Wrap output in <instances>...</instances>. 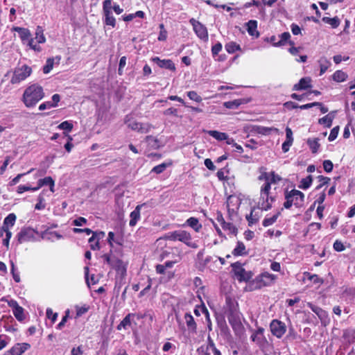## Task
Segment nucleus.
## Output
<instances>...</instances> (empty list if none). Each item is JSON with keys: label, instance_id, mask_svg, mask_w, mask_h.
I'll return each instance as SVG.
<instances>
[{"label": "nucleus", "instance_id": "9", "mask_svg": "<svg viewBox=\"0 0 355 355\" xmlns=\"http://www.w3.org/2000/svg\"><path fill=\"white\" fill-rule=\"evenodd\" d=\"M103 24L105 26L114 28L116 26V19L112 11V0H104L103 2Z\"/></svg>", "mask_w": 355, "mask_h": 355}, {"label": "nucleus", "instance_id": "18", "mask_svg": "<svg viewBox=\"0 0 355 355\" xmlns=\"http://www.w3.org/2000/svg\"><path fill=\"white\" fill-rule=\"evenodd\" d=\"M307 306L318 315L322 322H325L328 319V314L327 311L323 310L322 308L313 304L311 302H307Z\"/></svg>", "mask_w": 355, "mask_h": 355}, {"label": "nucleus", "instance_id": "13", "mask_svg": "<svg viewBox=\"0 0 355 355\" xmlns=\"http://www.w3.org/2000/svg\"><path fill=\"white\" fill-rule=\"evenodd\" d=\"M270 329L271 334L277 338H281L286 331L285 323L277 319H274L270 322Z\"/></svg>", "mask_w": 355, "mask_h": 355}, {"label": "nucleus", "instance_id": "62", "mask_svg": "<svg viewBox=\"0 0 355 355\" xmlns=\"http://www.w3.org/2000/svg\"><path fill=\"white\" fill-rule=\"evenodd\" d=\"M333 248L334 250H336V252H342L345 249L344 244L340 241L338 240H336L334 243Z\"/></svg>", "mask_w": 355, "mask_h": 355}, {"label": "nucleus", "instance_id": "1", "mask_svg": "<svg viewBox=\"0 0 355 355\" xmlns=\"http://www.w3.org/2000/svg\"><path fill=\"white\" fill-rule=\"evenodd\" d=\"M44 95L43 87L34 83L25 89L22 95V101L26 107H33L44 97Z\"/></svg>", "mask_w": 355, "mask_h": 355}, {"label": "nucleus", "instance_id": "31", "mask_svg": "<svg viewBox=\"0 0 355 355\" xmlns=\"http://www.w3.org/2000/svg\"><path fill=\"white\" fill-rule=\"evenodd\" d=\"M172 164V160H169L168 162L162 163L161 164L154 166L151 170V173L160 174L163 173L167 167L171 166Z\"/></svg>", "mask_w": 355, "mask_h": 355}, {"label": "nucleus", "instance_id": "53", "mask_svg": "<svg viewBox=\"0 0 355 355\" xmlns=\"http://www.w3.org/2000/svg\"><path fill=\"white\" fill-rule=\"evenodd\" d=\"M187 95L191 100L197 103H200L202 101V97L196 91L187 92Z\"/></svg>", "mask_w": 355, "mask_h": 355}, {"label": "nucleus", "instance_id": "34", "mask_svg": "<svg viewBox=\"0 0 355 355\" xmlns=\"http://www.w3.org/2000/svg\"><path fill=\"white\" fill-rule=\"evenodd\" d=\"M318 62L320 64V75L321 76L331 66V62L324 57L321 58Z\"/></svg>", "mask_w": 355, "mask_h": 355}, {"label": "nucleus", "instance_id": "47", "mask_svg": "<svg viewBox=\"0 0 355 355\" xmlns=\"http://www.w3.org/2000/svg\"><path fill=\"white\" fill-rule=\"evenodd\" d=\"M73 128V123L68 121H64L62 122L58 126V128L64 130V132L67 133H69V132H71Z\"/></svg>", "mask_w": 355, "mask_h": 355}, {"label": "nucleus", "instance_id": "14", "mask_svg": "<svg viewBox=\"0 0 355 355\" xmlns=\"http://www.w3.org/2000/svg\"><path fill=\"white\" fill-rule=\"evenodd\" d=\"M8 305L12 309V313L18 321H23L25 319L24 309L19 305L17 302L10 300L8 302Z\"/></svg>", "mask_w": 355, "mask_h": 355}, {"label": "nucleus", "instance_id": "4", "mask_svg": "<svg viewBox=\"0 0 355 355\" xmlns=\"http://www.w3.org/2000/svg\"><path fill=\"white\" fill-rule=\"evenodd\" d=\"M102 258L104 259V261L112 269L115 270L118 274L122 276L126 274L127 265L121 259L113 255L112 250H110V253L104 254Z\"/></svg>", "mask_w": 355, "mask_h": 355}, {"label": "nucleus", "instance_id": "56", "mask_svg": "<svg viewBox=\"0 0 355 355\" xmlns=\"http://www.w3.org/2000/svg\"><path fill=\"white\" fill-rule=\"evenodd\" d=\"M28 191H37V188H36V187H31L30 186L21 185H21L17 187V192L19 194H21L24 192Z\"/></svg>", "mask_w": 355, "mask_h": 355}, {"label": "nucleus", "instance_id": "22", "mask_svg": "<svg viewBox=\"0 0 355 355\" xmlns=\"http://www.w3.org/2000/svg\"><path fill=\"white\" fill-rule=\"evenodd\" d=\"M144 140L147 143L148 148L150 150H156L160 147L159 140L155 137L148 135L145 137Z\"/></svg>", "mask_w": 355, "mask_h": 355}, {"label": "nucleus", "instance_id": "29", "mask_svg": "<svg viewBox=\"0 0 355 355\" xmlns=\"http://www.w3.org/2000/svg\"><path fill=\"white\" fill-rule=\"evenodd\" d=\"M322 21L325 24L330 25L333 28H338L340 24V20L337 16L333 18L329 17H323L322 18Z\"/></svg>", "mask_w": 355, "mask_h": 355}, {"label": "nucleus", "instance_id": "36", "mask_svg": "<svg viewBox=\"0 0 355 355\" xmlns=\"http://www.w3.org/2000/svg\"><path fill=\"white\" fill-rule=\"evenodd\" d=\"M210 340H212L210 337H208V343L207 345H202L198 348L197 352L199 355H210V350L211 347L210 345Z\"/></svg>", "mask_w": 355, "mask_h": 355}, {"label": "nucleus", "instance_id": "48", "mask_svg": "<svg viewBox=\"0 0 355 355\" xmlns=\"http://www.w3.org/2000/svg\"><path fill=\"white\" fill-rule=\"evenodd\" d=\"M153 128H154V126L151 123H140V124L139 125V129L137 130V132H139L140 133H148Z\"/></svg>", "mask_w": 355, "mask_h": 355}, {"label": "nucleus", "instance_id": "23", "mask_svg": "<svg viewBox=\"0 0 355 355\" xmlns=\"http://www.w3.org/2000/svg\"><path fill=\"white\" fill-rule=\"evenodd\" d=\"M134 315L133 313H130L127 314L125 318L121 320V322L117 325L116 329L118 331H121V329H126L128 327L131 326V320Z\"/></svg>", "mask_w": 355, "mask_h": 355}, {"label": "nucleus", "instance_id": "5", "mask_svg": "<svg viewBox=\"0 0 355 355\" xmlns=\"http://www.w3.org/2000/svg\"><path fill=\"white\" fill-rule=\"evenodd\" d=\"M270 187L269 183H264L260 189V198L258 207L261 210L268 211L272 207L275 198L270 196Z\"/></svg>", "mask_w": 355, "mask_h": 355}, {"label": "nucleus", "instance_id": "63", "mask_svg": "<svg viewBox=\"0 0 355 355\" xmlns=\"http://www.w3.org/2000/svg\"><path fill=\"white\" fill-rule=\"evenodd\" d=\"M223 46L220 42H217L216 44H214L211 47V53L212 55L214 57L217 55L219 52L222 50Z\"/></svg>", "mask_w": 355, "mask_h": 355}, {"label": "nucleus", "instance_id": "43", "mask_svg": "<svg viewBox=\"0 0 355 355\" xmlns=\"http://www.w3.org/2000/svg\"><path fill=\"white\" fill-rule=\"evenodd\" d=\"M225 50L229 53H234L237 51H241V46L235 42H230L225 45Z\"/></svg>", "mask_w": 355, "mask_h": 355}, {"label": "nucleus", "instance_id": "20", "mask_svg": "<svg viewBox=\"0 0 355 355\" xmlns=\"http://www.w3.org/2000/svg\"><path fill=\"white\" fill-rule=\"evenodd\" d=\"M184 320L189 331L192 334H197V324L191 314L186 313L184 314Z\"/></svg>", "mask_w": 355, "mask_h": 355}, {"label": "nucleus", "instance_id": "59", "mask_svg": "<svg viewBox=\"0 0 355 355\" xmlns=\"http://www.w3.org/2000/svg\"><path fill=\"white\" fill-rule=\"evenodd\" d=\"M339 132V126H336L331 130L330 134L328 137L329 141H332L336 139Z\"/></svg>", "mask_w": 355, "mask_h": 355}, {"label": "nucleus", "instance_id": "64", "mask_svg": "<svg viewBox=\"0 0 355 355\" xmlns=\"http://www.w3.org/2000/svg\"><path fill=\"white\" fill-rule=\"evenodd\" d=\"M87 222V220L85 218L80 216L73 220L72 223L73 225L79 227L86 224Z\"/></svg>", "mask_w": 355, "mask_h": 355}, {"label": "nucleus", "instance_id": "2", "mask_svg": "<svg viewBox=\"0 0 355 355\" xmlns=\"http://www.w3.org/2000/svg\"><path fill=\"white\" fill-rule=\"evenodd\" d=\"M285 201L283 204V207L289 209L294 206L295 208L300 209L304 205V194L295 189L291 191L286 189L284 191Z\"/></svg>", "mask_w": 355, "mask_h": 355}, {"label": "nucleus", "instance_id": "54", "mask_svg": "<svg viewBox=\"0 0 355 355\" xmlns=\"http://www.w3.org/2000/svg\"><path fill=\"white\" fill-rule=\"evenodd\" d=\"M270 180L268 183H269V186L270 188L272 184H277V182L282 180V178L278 174H276L275 171H271L270 173Z\"/></svg>", "mask_w": 355, "mask_h": 355}, {"label": "nucleus", "instance_id": "60", "mask_svg": "<svg viewBox=\"0 0 355 355\" xmlns=\"http://www.w3.org/2000/svg\"><path fill=\"white\" fill-rule=\"evenodd\" d=\"M164 115L165 116H178V109L175 107H169L166 110H165L163 112Z\"/></svg>", "mask_w": 355, "mask_h": 355}, {"label": "nucleus", "instance_id": "44", "mask_svg": "<svg viewBox=\"0 0 355 355\" xmlns=\"http://www.w3.org/2000/svg\"><path fill=\"white\" fill-rule=\"evenodd\" d=\"M313 182V178L311 175L306 176L304 178H302L300 181V184L299 185V188L302 189H309Z\"/></svg>", "mask_w": 355, "mask_h": 355}, {"label": "nucleus", "instance_id": "3", "mask_svg": "<svg viewBox=\"0 0 355 355\" xmlns=\"http://www.w3.org/2000/svg\"><path fill=\"white\" fill-rule=\"evenodd\" d=\"M165 239L171 241H180L193 249L198 247V244L193 241L191 234L185 230H179L169 232L166 234Z\"/></svg>", "mask_w": 355, "mask_h": 355}, {"label": "nucleus", "instance_id": "28", "mask_svg": "<svg viewBox=\"0 0 355 355\" xmlns=\"http://www.w3.org/2000/svg\"><path fill=\"white\" fill-rule=\"evenodd\" d=\"M17 216L14 213L9 214L5 218L3 223L2 228L9 229L14 226Z\"/></svg>", "mask_w": 355, "mask_h": 355}, {"label": "nucleus", "instance_id": "32", "mask_svg": "<svg viewBox=\"0 0 355 355\" xmlns=\"http://www.w3.org/2000/svg\"><path fill=\"white\" fill-rule=\"evenodd\" d=\"M255 131L258 134H260V135H268L272 131L277 132L278 129L275 128H273V127L268 128V127H264V126L259 125V126H257L255 128Z\"/></svg>", "mask_w": 355, "mask_h": 355}, {"label": "nucleus", "instance_id": "7", "mask_svg": "<svg viewBox=\"0 0 355 355\" xmlns=\"http://www.w3.org/2000/svg\"><path fill=\"white\" fill-rule=\"evenodd\" d=\"M31 73L32 68L27 64H23L21 67H17L14 70L10 83L13 85L18 84L30 76Z\"/></svg>", "mask_w": 355, "mask_h": 355}, {"label": "nucleus", "instance_id": "21", "mask_svg": "<svg viewBox=\"0 0 355 355\" xmlns=\"http://www.w3.org/2000/svg\"><path fill=\"white\" fill-rule=\"evenodd\" d=\"M144 205L145 204L138 205L135 207V209L130 213V220L129 222L130 226L134 227L137 224V221L140 218L141 209Z\"/></svg>", "mask_w": 355, "mask_h": 355}, {"label": "nucleus", "instance_id": "58", "mask_svg": "<svg viewBox=\"0 0 355 355\" xmlns=\"http://www.w3.org/2000/svg\"><path fill=\"white\" fill-rule=\"evenodd\" d=\"M159 27L160 31L157 39L159 41H165L167 38V31L165 29L164 25L163 24H160Z\"/></svg>", "mask_w": 355, "mask_h": 355}, {"label": "nucleus", "instance_id": "33", "mask_svg": "<svg viewBox=\"0 0 355 355\" xmlns=\"http://www.w3.org/2000/svg\"><path fill=\"white\" fill-rule=\"evenodd\" d=\"M347 77V74L342 70L336 71L332 76L333 80L338 83L345 81Z\"/></svg>", "mask_w": 355, "mask_h": 355}, {"label": "nucleus", "instance_id": "8", "mask_svg": "<svg viewBox=\"0 0 355 355\" xmlns=\"http://www.w3.org/2000/svg\"><path fill=\"white\" fill-rule=\"evenodd\" d=\"M275 276L268 272H264L257 276L249 284L250 290L260 289L268 286L275 279Z\"/></svg>", "mask_w": 355, "mask_h": 355}, {"label": "nucleus", "instance_id": "35", "mask_svg": "<svg viewBox=\"0 0 355 355\" xmlns=\"http://www.w3.org/2000/svg\"><path fill=\"white\" fill-rule=\"evenodd\" d=\"M279 40L277 43L275 44V46H282L286 44V42L288 43V41L291 38V35L288 32H284L279 35Z\"/></svg>", "mask_w": 355, "mask_h": 355}, {"label": "nucleus", "instance_id": "51", "mask_svg": "<svg viewBox=\"0 0 355 355\" xmlns=\"http://www.w3.org/2000/svg\"><path fill=\"white\" fill-rule=\"evenodd\" d=\"M54 64L53 58H48L46 61L45 65L43 67V73H49L53 69Z\"/></svg>", "mask_w": 355, "mask_h": 355}, {"label": "nucleus", "instance_id": "37", "mask_svg": "<svg viewBox=\"0 0 355 355\" xmlns=\"http://www.w3.org/2000/svg\"><path fill=\"white\" fill-rule=\"evenodd\" d=\"M207 134L218 141L227 139V135L225 132H221L217 130H209L207 131Z\"/></svg>", "mask_w": 355, "mask_h": 355}, {"label": "nucleus", "instance_id": "12", "mask_svg": "<svg viewBox=\"0 0 355 355\" xmlns=\"http://www.w3.org/2000/svg\"><path fill=\"white\" fill-rule=\"evenodd\" d=\"M37 232L29 227H23L17 234V241L19 243L33 241L35 240Z\"/></svg>", "mask_w": 355, "mask_h": 355}, {"label": "nucleus", "instance_id": "25", "mask_svg": "<svg viewBox=\"0 0 355 355\" xmlns=\"http://www.w3.org/2000/svg\"><path fill=\"white\" fill-rule=\"evenodd\" d=\"M248 254L246 250L245 245L241 241H238L236 248L232 251V254L235 257L247 255Z\"/></svg>", "mask_w": 355, "mask_h": 355}, {"label": "nucleus", "instance_id": "27", "mask_svg": "<svg viewBox=\"0 0 355 355\" xmlns=\"http://www.w3.org/2000/svg\"><path fill=\"white\" fill-rule=\"evenodd\" d=\"M306 143L313 154L318 153L320 147L318 138H309Z\"/></svg>", "mask_w": 355, "mask_h": 355}, {"label": "nucleus", "instance_id": "45", "mask_svg": "<svg viewBox=\"0 0 355 355\" xmlns=\"http://www.w3.org/2000/svg\"><path fill=\"white\" fill-rule=\"evenodd\" d=\"M334 116H331V114H328L322 118L320 119L318 123L322 125H324L327 128H330L332 125Z\"/></svg>", "mask_w": 355, "mask_h": 355}, {"label": "nucleus", "instance_id": "55", "mask_svg": "<svg viewBox=\"0 0 355 355\" xmlns=\"http://www.w3.org/2000/svg\"><path fill=\"white\" fill-rule=\"evenodd\" d=\"M63 135L64 137H67V142L64 145V148L68 153H70L73 147V144L71 142L73 139L71 135L65 132H63Z\"/></svg>", "mask_w": 355, "mask_h": 355}, {"label": "nucleus", "instance_id": "39", "mask_svg": "<svg viewBox=\"0 0 355 355\" xmlns=\"http://www.w3.org/2000/svg\"><path fill=\"white\" fill-rule=\"evenodd\" d=\"M124 123L127 124L128 127L132 130H136L139 129V122L132 120V118L129 115H126L124 119Z\"/></svg>", "mask_w": 355, "mask_h": 355}, {"label": "nucleus", "instance_id": "16", "mask_svg": "<svg viewBox=\"0 0 355 355\" xmlns=\"http://www.w3.org/2000/svg\"><path fill=\"white\" fill-rule=\"evenodd\" d=\"M30 347L31 345L28 343H17L10 350L6 352L3 355H21Z\"/></svg>", "mask_w": 355, "mask_h": 355}, {"label": "nucleus", "instance_id": "38", "mask_svg": "<svg viewBox=\"0 0 355 355\" xmlns=\"http://www.w3.org/2000/svg\"><path fill=\"white\" fill-rule=\"evenodd\" d=\"M145 13L141 10H138L135 13H131L128 15H124L122 16V19L125 21H130L135 17L144 18Z\"/></svg>", "mask_w": 355, "mask_h": 355}, {"label": "nucleus", "instance_id": "57", "mask_svg": "<svg viewBox=\"0 0 355 355\" xmlns=\"http://www.w3.org/2000/svg\"><path fill=\"white\" fill-rule=\"evenodd\" d=\"M34 171V168H31L27 173H19L18 174L16 177H15L13 179H12L10 182H9V185L10 186H14L15 184H17L19 181L20 180V179L24 176L26 174H28L30 173H31L32 171Z\"/></svg>", "mask_w": 355, "mask_h": 355}, {"label": "nucleus", "instance_id": "19", "mask_svg": "<svg viewBox=\"0 0 355 355\" xmlns=\"http://www.w3.org/2000/svg\"><path fill=\"white\" fill-rule=\"evenodd\" d=\"M44 186H49L50 191L52 193L55 192V181L51 176H47L43 179H40L37 181V185L36 188H37V190H39L41 187Z\"/></svg>", "mask_w": 355, "mask_h": 355}, {"label": "nucleus", "instance_id": "10", "mask_svg": "<svg viewBox=\"0 0 355 355\" xmlns=\"http://www.w3.org/2000/svg\"><path fill=\"white\" fill-rule=\"evenodd\" d=\"M231 267L239 282H248L252 278V273L246 272L240 262L236 261L232 263Z\"/></svg>", "mask_w": 355, "mask_h": 355}, {"label": "nucleus", "instance_id": "6", "mask_svg": "<svg viewBox=\"0 0 355 355\" xmlns=\"http://www.w3.org/2000/svg\"><path fill=\"white\" fill-rule=\"evenodd\" d=\"M12 30L19 33V37L23 44H26L31 49L40 52L42 48L34 43V39L31 37V31L26 28L15 26Z\"/></svg>", "mask_w": 355, "mask_h": 355}, {"label": "nucleus", "instance_id": "52", "mask_svg": "<svg viewBox=\"0 0 355 355\" xmlns=\"http://www.w3.org/2000/svg\"><path fill=\"white\" fill-rule=\"evenodd\" d=\"M92 236L89 239V243H92L95 241V239L100 241L101 239H103L105 236V232H93L92 231Z\"/></svg>", "mask_w": 355, "mask_h": 355}, {"label": "nucleus", "instance_id": "26", "mask_svg": "<svg viewBox=\"0 0 355 355\" xmlns=\"http://www.w3.org/2000/svg\"><path fill=\"white\" fill-rule=\"evenodd\" d=\"M186 224L194 230L196 232H199L202 229V224L199 220L196 217H190L186 221Z\"/></svg>", "mask_w": 355, "mask_h": 355}, {"label": "nucleus", "instance_id": "24", "mask_svg": "<svg viewBox=\"0 0 355 355\" xmlns=\"http://www.w3.org/2000/svg\"><path fill=\"white\" fill-rule=\"evenodd\" d=\"M247 31L250 35L251 36H259V33L257 31V21L256 20H250L246 24Z\"/></svg>", "mask_w": 355, "mask_h": 355}, {"label": "nucleus", "instance_id": "11", "mask_svg": "<svg viewBox=\"0 0 355 355\" xmlns=\"http://www.w3.org/2000/svg\"><path fill=\"white\" fill-rule=\"evenodd\" d=\"M189 23L192 25L193 29L198 37L204 42H207L209 34L207 27L194 18L190 19Z\"/></svg>", "mask_w": 355, "mask_h": 355}, {"label": "nucleus", "instance_id": "15", "mask_svg": "<svg viewBox=\"0 0 355 355\" xmlns=\"http://www.w3.org/2000/svg\"><path fill=\"white\" fill-rule=\"evenodd\" d=\"M151 60L156 63L160 68L168 69L172 71H175L176 70L174 62L170 59L161 60L159 57H154L152 58Z\"/></svg>", "mask_w": 355, "mask_h": 355}, {"label": "nucleus", "instance_id": "49", "mask_svg": "<svg viewBox=\"0 0 355 355\" xmlns=\"http://www.w3.org/2000/svg\"><path fill=\"white\" fill-rule=\"evenodd\" d=\"M253 212L254 209L251 210V212L249 215L246 216V220L248 222L249 226H252L254 224H256L259 220V217L257 215L254 214Z\"/></svg>", "mask_w": 355, "mask_h": 355}, {"label": "nucleus", "instance_id": "50", "mask_svg": "<svg viewBox=\"0 0 355 355\" xmlns=\"http://www.w3.org/2000/svg\"><path fill=\"white\" fill-rule=\"evenodd\" d=\"M75 309L76 311L75 318H78L83 315V314L86 313L89 311V306L87 305H84L83 306L76 305L75 306Z\"/></svg>", "mask_w": 355, "mask_h": 355}, {"label": "nucleus", "instance_id": "61", "mask_svg": "<svg viewBox=\"0 0 355 355\" xmlns=\"http://www.w3.org/2000/svg\"><path fill=\"white\" fill-rule=\"evenodd\" d=\"M322 164H323L324 170L327 173H330L332 171L333 168H334V164L331 160H329V159L324 160Z\"/></svg>", "mask_w": 355, "mask_h": 355}, {"label": "nucleus", "instance_id": "46", "mask_svg": "<svg viewBox=\"0 0 355 355\" xmlns=\"http://www.w3.org/2000/svg\"><path fill=\"white\" fill-rule=\"evenodd\" d=\"M279 215H280V212H277L276 214L273 215L272 217L265 218L262 222L263 226L268 227V226L274 224L277 221Z\"/></svg>", "mask_w": 355, "mask_h": 355}, {"label": "nucleus", "instance_id": "40", "mask_svg": "<svg viewBox=\"0 0 355 355\" xmlns=\"http://www.w3.org/2000/svg\"><path fill=\"white\" fill-rule=\"evenodd\" d=\"M38 44H43L46 42V38L44 35V30L42 26H37L35 31V37L33 38Z\"/></svg>", "mask_w": 355, "mask_h": 355}, {"label": "nucleus", "instance_id": "30", "mask_svg": "<svg viewBox=\"0 0 355 355\" xmlns=\"http://www.w3.org/2000/svg\"><path fill=\"white\" fill-rule=\"evenodd\" d=\"M221 227L224 231L228 232L229 235L236 236L238 233L237 227L232 223H228L225 221L224 224L221 225Z\"/></svg>", "mask_w": 355, "mask_h": 355}, {"label": "nucleus", "instance_id": "17", "mask_svg": "<svg viewBox=\"0 0 355 355\" xmlns=\"http://www.w3.org/2000/svg\"><path fill=\"white\" fill-rule=\"evenodd\" d=\"M311 78L309 76L302 78L300 80L299 83L295 84L293 87V91H300L312 87Z\"/></svg>", "mask_w": 355, "mask_h": 355}, {"label": "nucleus", "instance_id": "41", "mask_svg": "<svg viewBox=\"0 0 355 355\" xmlns=\"http://www.w3.org/2000/svg\"><path fill=\"white\" fill-rule=\"evenodd\" d=\"M244 103L243 99H235L234 101H226L223 103L225 107L227 109H236Z\"/></svg>", "mask_w": 355, "mask_h": 355}, {"label": "nucleus", "instance_id": "42", "mask_svg": "<svg viewBox=\"0 0 355 355\" xmlns=\"http://www.w3.org/2000/svg\"><path fill=\"white\" fill-rule=\"evenodd\" d=\"M45 190H43L37 197V202L35 206V209L37 210L44 209L46 207L45 199H44Z\"/></svg>", "mask_w": 355, "mask_h": 355}]
</instances>
